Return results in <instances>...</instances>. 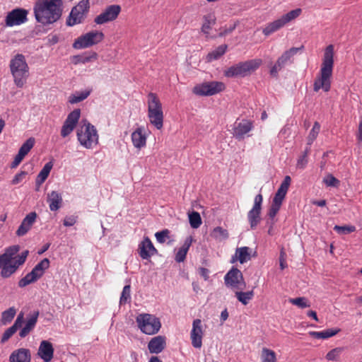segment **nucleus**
<instances>
[{"label":"nucleus","instance_id":"obj_1","mask_svg":"<svg viewBox=\"0 0 362 362\" xmlns=\"http://www.w3.org/2000/svg\"><path fill=\"white\" fill-rule=\"evenodd\" d=\"M334 67V46L328 45L324 53L320 76L315 80L313 90L315 92L322 89L328 92L331 88V78Z\"/></svg>","mask_w":362,"mask_h":362},{"label":"nucleus","instance_id":"obj_2","mask_svg":"<svg viewBox=\"0 0 362 362\" xmlns=\"http://www.w3.org/2000/svg\"><path fill=\"white\" fill-rule=\"evenodd\" d=\"M57 1H36L34 15L37 23L48 25L57 21L62 16V9Z\"/></svg>","mask_w":362,"mask_h":362},{"label":"nucleus","instance_id":"obj_3","mask_svg":"<svg viewBox=\"0 0 362 362\" xmlns=\"http://www.w3.org/2000/svg\"><path fill=\"white\" fill-rule=\"evenodd\" d=\"M9 68L15 84L22 88L29 76V67L23 54H16L10 61Z\"/></svg>","mask_w":362,"mask_h":362},{"label":"nucleus","instance_id":"obj_4","mask_svg":"<svg viewBox=\"0 0 362 362\" xmlns=\"http://www.w3.org/2000/svg\"><path fill=\"white\" fill-rule=\"evenodd\" d=\"M148 117L150 123L157 129H161L163 126V112L162 104L153 93L148 95Z\"/></svg>","mask_w":362,"mask_h":362},{"label":"nucleus","instance_id":"obj_5","mask_svg":"<svg viewBox=\"0 0 362 362\" xmlns=\"http://www.w3.org/2000/svg\"><path fill=\"white\" fill-rule=\"evenodd\" d=\"M262 63V61L260 59H255L243 62H239L226 69L224 71V76L228 78L246 76L250 74L252 71L257 70Z\"/></svg>","mask_w":362,"mask_h":362},{"label":"nucleus","instance_id":"obj_6","mask_svg":"<svg viewBox=\"0 0 362 362\" xmlns=\"http://www.w3.org/2000/svg\"><path fill=\"white\" fill-rule=\"evenodd\" d=\"M77 139L81 146L86 148H92L98 143V134L95 126L85 121L83 127L77 130Z\"/></svg>","mask_w":362,"mask_h":362},{"label":"nucleus","instance_id":"obj_7","mask_svg":"<svg viewBox=\"0 0 362 362\" xmlns=\"http://www.w3.org/2000/svg\"><path fill=\"white\" fill-rule=\"evenodd\" d=\"M300 8H296L292 10L287 13L283 15L279 19L274 21L266 25V26L262 30V33L265 36H269L271 34L276 32L284 28L287 23L291 22L298 18L301 13Z\"/></svg>","mask_w":362,"mask_h":362},{"label":"nucleus","instance_id":"obj_8","mask_svg":"<svg viewBox=\"0 0 362 362\" xmlns=\"http://www.w3.org/2000/svg\"><path fill=\"white\" fill-rule=\"evenodd\" d=\"M136 322L141 331L146 334H156L161 327L159 318L151 314H140L136 317Z\"/></svg>","mask_w":362,"mask_h":362},{"label":"nucleus","instance_id":"obj_9","mask_svg":"<svg viewBox=\"0 0 362 362\" xmlns=\"http://www.w3.org/2000/svg\"><path fill=\"white\" fill-rule=\"evenodd\" d=\"M104 37L103 32L92 30L76 39L73 43V47L77 49L88 48L100 43Z\"/></svg>","mask_w":362,"mask_h":362},{"label":"nucleus","instance_id":"obj_10","mask_svg":"<svg viewBox=\"0 0 362 362\" xmlns=\"http://www.w3.org/2000/svg\"><path fill=\"white\" fill-rule=\"evenodd\" d=\"M225 88L223 82L212 81L196 85L193 88V93L197 95L209 96L221 93Z\"/></svg>","mask_w":362,"mask_h":362},{"label":"nucleus","instance_id":"obj_11","mask_svg":"<svg viewBox=\"0 0 362 362\" xmlns=\"http://www.w3.org/2000/svg\"><path fill=\"white\" fill-rule=\"evenodd\" d=\"M304 46L300 47H291L285 51L277 59L276 64L270 69V75L273 77H278V73L288 63H291V58L296 55L299 51L303 50Z\"/></svg>","mask_w":362,"mask_h":362},{"label":"nucleus","instance_id":"obj_12","mask_svg":"<svg viewBox=\"0 0 362 362\" xmlns=\"http://www.w3.org/2000/svg\"><path fill=\"white\" fill-rule=\"evenodd\" d=\"M89 8V1H79L78 4L71 9L69 16L66 20V25L73 26L81 23L86 18Z\"/></svg>","mask_w":362,"mask_h":362},{"label":"nucleus","instance_id":"obj_13","mask_svg":"<svg viewBox=\"0 0 362 362\" xmlns=\"http://www.w3.org/2000/svg\"><path fill=\"white\" fill-rule=\"evenodd\" d=\"M224 284L228 288L243 289L245 281L240 270L233 267L224 276Z\"/></svg>","mask_w":362,"mask_h":362},{"label":"nucleus","instance_id":"obj_14","mask_svg":"<svg viewBox=\"0 0 362 362\" xmlns=\"http://www.w3.org/2000/svg\"><path fill=\"white\" fill-rule=\"evenodd\" d=\"M29 251L25 250L20 255H14L11 262L7 263L5 267H3V269H1V276L7 279L16 273L18 269L25 263Z\"/></svg>","mask_w":362,"mask_h":362},{"label":"nucleus","instance_id":"obj_15","mask_svg":"<svg viewBox=\"0 0 362 362\" xmlns=\"http://www.w3.org/2000/svg\"><path fill=\"white\" fill-rule=\"evenodd\" d=\"M262 202L263 197L262 194H257L254 199L253 206L247 213V220L252 230L255 229L260 223Z\"/></svg>","mask_w":362,"mask_h":362},{"label":"nucleus","instance_id":"obj_16","mask_svg":"<svg viewBox=\"0 0 362 362\" xmlns=\"http://www.w3.org/2000/svg\"><path fill=\"white\" fill-rule=\"evenodd\" d=\"M28 11L17 8L8 13L6 17V25L8 27L20 25L28 21Z\"/></svg>","mask_w":362,"mask_h":362},{"label":"nucleus","instance_id":"obj_17","mask_svg":"<svg viewBox=\"0 0 362 362\" xmlns=\"http://www.w3.org/2000/svg\"><path fill=\"white\" fill-rule=\"evenodd\" d=\"M120 12V6L116 4L108 6L95 18L94 22L98 25H103L113 21L117 18Z\"/></svg>","mask_w":362,"mask_h":362},{"label":"nucleus","instance_id":"obj_18","mask_svg":"<svg viewBox=\"0 0 362 362\" xmlns=\"http://www.w3.org/2000/svg\"><path fill=\"white\" fill-rule=\"evenodd\" d=\"M80 116V109H75L68 115L61 129V136L63 138L68 136L74 131L79 120Z\"/></svg>","mask_w":362,"mask_h":362},{"label":"nucleus","instance_id":"obj_19","mask_svg":"<svg viewBox=\"0 0 362 362\" xmlns=\"http://www.w3.org/2000/svg\"><path fill=\"white\" fill-rule=\"evenodd\" d=\"M204 331L202 322L200 319H195L192 322V329L190 332L192 345L194 348L200 349L202 346Z\"/></svg>","mask_w":362,"mask_h":362},{"label":"nucleus","instance_id":"obj_20","mask_svg":"<svg viewBox=\"0 0 362 362\" xmlns=\"http://www.w3.org/2000/svg\"><path fill=\"white\" fill-rule=\"evenodd\" d=\"M137 251L142 259H149L158 253V250L148 236L144 237L143 240L139 243Z\"/></svg>","mask_w":362,"mask_h":362},{"label":"nucleus","instance_id":"obj_21","mask_svg":"<svg viewBox=\"0 0 362 362\" xmlns=\"http://www.w3.org/2000/svg\"><path fill=\"white\" fill-rule=\"evenodd\" d=\"M253 127V124L250 120L242 119L240 122L236 121L233 125V135L236 139L239 141L243 140Z\"/></svg>","mask_w":362,"mask_h":362},{"label":"nucleus","instance_id":"obj_22","mask_svg":"<svg viewBox=\"0 0 362 362\" xmlns=\"http://www.w3.org/2000/svg\"><path fill=\"white\" fill-rule=\"evenodd\" d=\"M291 177L289 175L285 176L272 199V203L281 206L282 202L284 199L291 185Z\"/></svg>","mask_w":362,"mask_h":362},{"label":"nucleus","instance_id":"obj_23","mask_svg":"<svg viewBox=\"0 0 362 362\" xmlns=\"http://www.w3.org/2000/svg\"><path fill=\"white\" fill-rule=\"evenodd\" d=\"M37 354L44 362L51 361L54 356L52 344L47 340L42 341L39 346Z\"/></svg>","mask_w":362,"mask_h":362},{"label":"nucleus","instance_id":"obj_24","mask_svg":"<svg viewBox=\"0 0 362 362\" xmlns=\"http://www.w3.org/2000/svg\"><path fill=\"white\" fill-rule=\"evenodd\" d=\"M39 315V311L35 310L28 316L25 326L19 332V336L21 338H25L35 328Z\"/></svg>","mask_w":362,"mask_h":362},{"label":"nucleus","instance_id":"obj_25","mask_svg":"<svg viewBox=\"0 0 362 362\" xmlns=\"http://www.w3.org/2000/svg\"><path fill=\"white\" fill-rule=\"evenodd\" d=\"M166 346L165 337L157 336L152 338L148 344V349L151 354H160Z\"/></svg>","mask_w":362,"mask_h":362},{"label":"nucleus","instance_id":"obj_26","mask_svg":"<svg viewBox=\"0 0 362 362\" xmlns=\"http://www.w3.org/2000/svg\"><path fill=\"white\" fill-rule=\"evenodd\" d=\"M30 351L25 348L13 351L9 356V362H30Z\"/></svg>","mask_w":362,"mask_h":362},{"label":"nucleus","instance_id":"obj_27","mask_svg":"<svg viewBox=\"0 0 362 362\" xmlns=\"http://www.w3.org/2000/svg\"><path fill=\"white\" fill-rule=\"evenodd\" d=\"M20 250V246L18 245H12L6 247L4 250V252L0 255V269H3V267L7 263H10L13 259V256L17 255Z\"/></svg>","mask_w":362,"mask_h":362},{"label":"nucleus","instance_id":"obj_28","mask_svg":"<svg viewBox=\"0 0 362 362\" xmlns=\"http://www.w3.org/2000/svg\"><path fill=\"white\" fill-rule=\"evenodd\" d=\"M250 259V248L248 247H238L235 254L232 256L230 263H235L239 261L240 264H244Z\"/></svg>","mask_w":362,"mask_h":362},{"label":"nucleus","instance_id":"obj_29","mask_svg":"<svg viewBox=\"0 0 362 362\" xmlns=\"http://www.w3.org/2000/svg\"><path fill=\"white\" fill-rule=\"evenodd\" d=\"M47 201L49 204V209L52 211H55L61 208L63 199L60 193L57 191H52L47 194Z\"/></svg>","mask_w":362,"mask_h":362},{"label":"nucleus","instance_id":"obj_30","mask_svg":"<svg viewBox=\"0 0 362 362\" xmlns=\"http://www.w3.org/2000/svg\"><path fill=\"white\" fill-rule=\"evenodd\" d=\"M53 167L52 161L47 162L40 171L35 180L36 190H38L42 184L46 180Z\"/></svg>","mask_w":362,"mask_h":362},{"label":"nucleus","instance_id":"obj_31","mask_svg":"<svg viewBox=\"0 0 362 362\" xmlns=\"http://www.w3.org/2000/svg\"><path fill=\"white\" fill-rule=\"evenodd\" d=\"M132 141L134 147L137 148H141L146 146V138L143 134L142 127H138L134 132H132Z\"/></svg>","mask_w":362,"mask_h":362},{"label":"nucleus","instance_id":"obj_32","mask_svg":"<svg viewBox=\"0 0 362 362\" xmlns=\"http://www.w3.org/2000/svg\"><path fill=\"white\" fill-rule=\"evenodd\" d=\"M192 236H189L187 237L183 245H182V247L178 250V251L177 252L176 255H175V260L177 262H182L185 261V259H186V255L187 254V252L192 243Z\"/></svg>","mask_w":362,"mask_h":362},{"label":"nucleus","instance_id":"obj_33","mask_svg":"<svg viewBox=\"0 0 362 362\" xmlns=\"http://www.w3.org/2000/svg\"><path fill=\"white\" fill-rule=\"evenodd\" d=\"M340 332V329L339 328H332L324 329L320 332H310V334L315 339H326L336 335L337 333Z\"/></svg>","mask_w":362,"mask_h":362},{"label":"nucleus","instance_id":"obj_34","mask_svg":"<svg viewBox=\"0 0 362 362\" xmlns=\"http://www.w3.org/2000/svg\"><path fill=\"white\" fill-rule=\"evenodd\" d=\"M91 93V89L85 90L83 91H76L71 94L69 97L68 101L71 104H76L86 99Z\"/></svg>","mask_w":362,"mask_h":362},{"label":"nucleus","instance_id":"obj_35","mask_svg":"<svg viewBox=\"0 0 362 362\" xmlns=\"http://www.w3.org/2000/svg\"><path fill=\"white\" fill-rule=\"evenodd\" d=\"M204 22L202 27V31L208 35L211 26L216 23V16L214 13H209L204 16Z\"/></svg>","mask_w":362,"mask_h":362},{"label":"nucleus","instance_id":"obj_36","mask_svg":"<svg viewBox=\"0 0 362 362\" xmlns=\"http://www.w3.org/2000/svg\"><path fill=\"white\" fill-rule=\"evenodd\" d=\"M227 48L228 46L226 45H221L218 46L217 48L207 54L208 61H213L219 59L226 53Z\"/></svg>","mask_w":362,"mask_h":362},{"label":"nucleus","instance_id":"obj_37","mask_svg":"<svg viewBox=\"0 0 362 362\" xmlns=\"http://www.w3.org/2000/svg\"><path fill=\"white\" fill-rule=\"evenodd\" d=\"M235 297L242 304H243L244 305H246L253 298L254 291H253V290L246 291V292L236 291Z\"/></svg>","mask_w":362,"mask_h":362},{"label":"nucleus","instance_id":"obj_38","mask_svg":"<svg viewBox=\"0 0 362 362\" xmlns=\"http://www.w3.org/2000/svg\"><path fill=\"white\" fill-rule=\"evenodd\" d=\"M16 314V309L14 307H11L4 310L1 313V320L3 325H6L10 323L14 318Z\"/></svg>","mask_w":362,"mask_h":362},{"label":"nucleus","instance_id":"obj_39","mask_svg":"<svg viewBox=\"0 0 362 362\" xmlns=\"http://www.w3.org/2000/svg\"><path fill=\"white\" fill-rule=\"evenodd\" d=\"M261 362H276V354L274 351L267 349L263 348L261 354Z\"/></svg>","mask_w":362,"mask_h":362},{"label":"nucleus","instance_id":"obj_40","mask_svg":"<svg viewBox=\"0 0 362 362\" xmlns=\"http://www.w3.org/2000/svg\"><path fill=\"white\" fill-rule=\"evenodd\" d=\"M320 124L318 122H315L313 124V128L311 129L309 135L307 138V145L311 146L314 141L316 139L320 131Z\"/></svg>","mask_w":362,"mask_h":362},{"label":"nucleus","instance_id":"obj_41","mask_svg":"<svg viewBox=\"0 0 362 362\" xmlns=\"http://www.w3.org/2000/svg\"><path fill=\"white\" fill-rule=\"evenodd\" d=\"M35 144V139L30 137L20 147L18 153L23 156H25L29 151L32 149Z\"/></svg>","mask_w":362,"mask_h":362},{"label":"nucleus","instance_id":"obj_42","mask_svg":"<svg viewBox=\"0 0 362 362\" xmlns=\"http://www.w3.org/2000/svg\"><path fill=\"white\" fill-rule=\"evenodd\" d=\"M189 221L192 228H198L202 224L200 214L197 211H192L189 214Z\"/></svg>","mask_w":362,"mask_h":362},{"label":"nucleus","instance_id":"obj_43","mask_svg":"<svg viewBox=\"0 0 362 362\" xmlns=\"http://www.w3.org/2000/svg\"><path fill=\"white\" fill-rule=\"evenodd\" d=\"M131 300V286L126 285L124 286L119 298V304H126Z\"/></svg>","mask_w":362,"mask_h":362},{"label":"nucleus","instance_id":"obj_44","mask_svg":"<svg viewBox=\"0 0 362 362\" xmlns=\"http://www.w3.org/2000/svg\"><path fill=\"white\" fill-rule=\"evenodd\" d=\"M212 236L216 239L226 240L228 238V232L222 227L217 226L212 231Z\"/></svg>","mask_w":362,"mask_h":362},{"label":"nucleus","instance_id":"obj_45","mask_svg":"<svg viewBox=\"0 0 362 362\" xmlns=\"http://www.w3.org/2000/svg\"><path fill=\"white\" fill-rule=\"evenodd\" d=\"M334 230L336 231L339 235H345L348 233H351L356 230V227L354 226H338L336 225L334 227Z\"/></svg>","mask_w":362,"mask_h":362},{"label":"nucleus","instance_id":"obj_46","mask_svg":"<svg viewBox=\"0 0 362 362\" xmlns=\"http://www.w3.org/2000/svg\"><path fill=\"white\" fill-rule=\"evenodd\" d=\"M289 302L294 305L298 306L300 308H308L310 306V303H308V300L305 297H298L296 298H290Z\"/></svg>","mask_w":362,"mask_h":362},{"label":"nucleus","instance_id":"obj_47","mask_svg":"<svg viewBox=\"0 0 362 362\" xmlns=\"http://www.w3.org/2000/svg\"><path fill=\"white\" fill-rule=\"evenodd\" d=\"M170 230L168 229H163L160 231L156 232L155 234L156 239L159 243H164L167 239L170 238Z\"/></svg>","mask_w":362,"mask_h":362},{"label":"nucleus","instance_id":"obj_48","mask_svg":"<svg viewBox=\"0 0 362 362\" xmlns=\"http://www.w3.org/2000/svg\"><path fill=\"white\" fill-rule=\"evenodd\" d=\"M98 57V54L95 52H92L89 55H83V56H76L75 57L77 59V62L86 64L93 59H96Z\"/></svg>","mask_w":362,"mask_h":362},{"label":"nucleus","instance_id":"obj_49","mask_svg":"<svg viewBox=\"0 0 362 362\" xmlns=\"http://www.w3.org/2000/svg\"><path fill=\"white\" fill-rule=\"evenodd\" d=\"M341 348L333 349L327 354L325 358L328 361H337L341 353Z\"/></svg>","mask_w":362,"mask_h":362},{"label":"nucleus","instance_id":"obj_50","mask_svg":"<svg viewBox=\"0 0 362 362\" xmlns=\"http://www.w3.org/2000/svg\"><path fill=\"white\" fill-rule=\"evenodd\" d=\"M281 208V205L274 204L272 202V205L270 208L269 209L268 211V216L269 219H271V221H274V219L277 214L278 211H279Z\"/></svg>","mask_w":362,"mask_h":362},{"label":"nucleus","instance_id":"obj_51","mask_svg":"<svg viewBox=\"0 0 362 362\" xmlns=\"http://www.w3.org/2000/svg\"><path fill=\"white\" fill-rule=\"evenodd\" d=\"M31 228L28 223H26L23 220L22 221L21 225L19 226L18 230H16V235L18 236H23L25 235Z\"/></svg>","mask_w":362,"mask_h":362},{"label":"nucleus","instance_id":"obj_52","mask_svg":"<svg viewBox=\"0 0 362 362\" xmlns=\"http://www.w3.org/2000/svg\"><path fill=\"white\" fill-rule=\"evenodd\" d=\"M16 332L14 330V328L10 327L4 332L1 339V342L4 344Z\"/></svg>","mask_w":362,"mask_h":362},{"label":"nucleus","instance_id":"obj_53","mask_svg":"<svg viewBox=\"0 0 362 362\" xmlns=\"http://www.w3.org/2000/svg\"><path fill=\"white\" fill-rule=\"evenodd\" d=\"M27 175L28 173L26 171H21L13 177V180H11V184L14 185L19 184L23 181Z\"/></svg>","mask_w":362,"mask_h":362},{"label":"nucleus","instance_id":"obj_54","mask_svg":"<svg viewBox=\"0 0 362 362\" xmlns=\"http://www.w3.org/2000/svg\"><path fill=\"white\" fill-rule=\"evenodd\" d=\"M24 322V314L23 313H20L13 325L11 326L13 328H14V330L16 332L20 327H21L23 323Z\"/></svg>","mask_w":362,"mask_h":362},{"label":"nucleus","instance_id":"obj_55","mask_svg":"<svg viewBox=\"0 0 362 362\" xmlns=\"http://www.w3.org/2000/svg\"><path fill=\"white\" fill-rule=\"evenodd\" d=\"M35 267L44 274L45 271L49 267V260L47 258H45L38 262Z\"/></svg>","mask_w":362,"mask_h":362},{"label":"nucleus","instance_id":"obj_56","mask_svg":"<svg viewBox=\"0 0 362 362\" xmlns=\"http://www.w3.org/2000/svg\"><path fill=\"white\" fill-rule=\"evenodd\" d=\"M308 163V157L300 155L297 160L296 168L298 169H305Z\"/></svg>","mask_w":362,"mask_h":362},{"label":"nucleus","instance_id":"obj_57","mask_svg":"<svg viewBox=\"0 0 362 362\" xmlns=\"http://www.w3.org/2000/svg\"><path fill=\"white\" fill-rule=\"evenodd\" d=\"M37 218V214L33 211L30 212L25 216V217L23 219L26 223L28 224L30 227H32L33 224L35 223Z\"/></svg>","mask_w":362,"mask_h":362},{"label":"nucleus","instance_id":"obj_58","mask_svg":"<svg viewBox=\"0 0 362 362\" xmlns=\"http://www.w3.org/2000/svg\"><path fill=\"white\" fill-rule=\"evenodd\" d=\"M32 283H34V282L33 281H31L30 275L28 274H27L23 278H22L18 281V286L20 288H23Z\"/></svg>","mask_w":362,"mask_h":362},{"label":"nucleus","instance_id":"obj_59","mask_svg":"<svg viewBox=\"0 0 362 362\" xmlns=\"http://www.w3.org/2000/svg\"><path fill=\"white\" fill-rule=\"evenodd\" d=\"M76 216H66L63 221V224L66 227L72 226L76 223Z\"/></svg>","mask_w":362,"mask_h":362},{"label":"nucleus","instance_id":"obj_60","mask_svg":"<svg viewBox=\"0 0 362 362\" xmlns=\"http://www.w3.org/2000/svg\"><path fill=\"white\" fill-rule=\"evenodd\" d=\"M324 182L327 186H335L339 180L335 178L332 175H329L326 178L324 179Z\"/></svg>","mask_w":362,"mask_h":362},{"label":"nucleus","instance_id":"obj_61","mask_svg":"<svg viewBox=\"0 0 362 362\" xmlns=\"http://www.w3.org/2000/svg\"><path fill=\"white\" fill-rule=\"evenodd\" d=\"M279 266L281 270L284 269L287 267V264L286 262V253L282 249L280 252L279 255Z\"/></svg>","mask_w":362,"mask_h":362},{"label":"nucleus","instance_id":"obj_62","mask_svg":"<svg viewBox=\"0 0 362 362\" xmlns=\"http://www.w3.org/2000/svg\"><path fill=\"white\" fill-rule=\"evenodd\" d=\"M25 156L18 153V154L15 156L13 161L11 164V168H16L21 163Z\"/></svg>","mask_w":362,"mask_h":362},{"label":"nucleus","instance_id":"obj_63","mask_svg":"<svg viewBox=\"0 0 362 362\" xmlns=\"http://www.w3.org/2000/svg\"><path fill=\"white\" fill-rule=\"evenodd\" d=\"M209 270L206 268L201 267L199 268V274L205 279L208 280L209 276Z\"/></svg>","mask_w":362,"mask_h":362},{"label":"nucleus","instance_id":"obj_64","mask_svg":"<svg viewBox=\"0 0 362 362\" xmlns=\"http://www.w3.org/2000/svg\"><path fill=\"white\" fill-rule=\"evenodd\" d=\"M357 139L359 142H362V119L359 122Z\"/></svg>","mask_w":362,"mask_h":362}]
</instances>
